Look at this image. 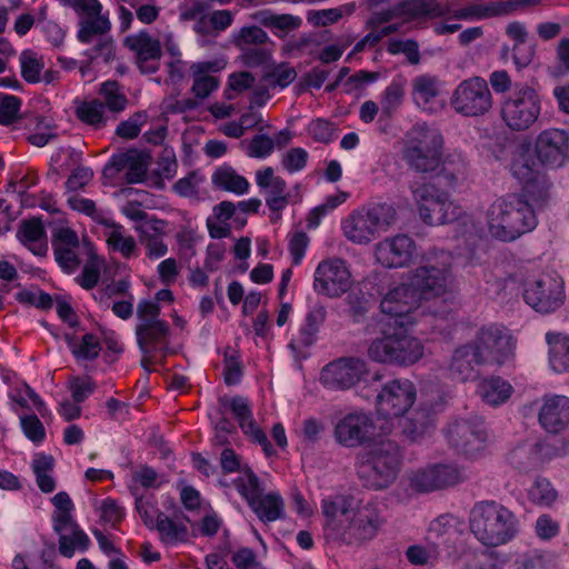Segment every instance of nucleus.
<instances>
[{"label":"nucleus","instance_id":"obj_27","mask_svg":"<svg viewBox=\"0 0 569 569\" xmlns=\"http://www.w3.org/2000/svg\"><path fill=\"white\" fill-rule=\"evenodd\" d=\"M322 513L326 517L323 532L327 540L336 541L340 530L349 520L348 513L352 509V498L343 495H336L322 499Z\"/></svg>","mask_w":569,"mask_h":569},{"label":"nucleus","instance_id":"obj_9","mask_svg":"<svg viewBox=\"0 0 569 569\" xmlns=\"http://www.w3.org/2000/svg\"><path fill=\"white\" fill-rule=\"evenodd\" d=\"M412 194L418 203L420 218L429 226L451 223L463 213V209L435 184H420L412 189Z\"/></svg>","mask_w":569,"mask_h":569},{"label":"nucleus","instance_id":"obj_58","mask_svg":"<svg viewBox=\"0 0 569 569\" xmlns=\"http://www.w3.org/2000/svg\"><path fill=\"white\" fill-rule=\"evenodd\" d=\"M435 476L437 489L456 486L463 481L461 470L452 465H435L431 466Z\"/></svg>","mask_w":569,"mask_h":569},{"label":"nucleus","instance_id":"obj_45","mask_svg":"<svg viewBox=\"0 0 569 569\" xmlns=\"http://www.w3.org/2000/svg\"><path fill=\"white\" fill-rule=\"evenodd\" d=\"M54 468V459L50 455H37L32 460V470L39 489L49 493L56 489V480L50 475Z\"/></svg>","mask_w":569,"mask_h":569},{"label":"nucleus","instance_id":"obj_6","mask_svg":"<svg viewBox=\"0 0 569 569\" xmlns=\"http://www.w3.org/2000/svg\"><path fill=\"white\" fill-rule=\"evenodd\" d=\"M541 113V99L528 83L516 82L511 93L502 101L500 116L503 123L516 132L530 129Z\"/></svg>","mask_w":569,"mask_h":569},{"label":"nucleus","instance_id":"obj_47","mask_svg":"<svg viewBox=\"0 0 569 569\" xmlns=\"http://www.w3.org/2000/svg\"><path fill=\"white\" fill-rule=\"evenodd\" d=\"M219 403L221 409H230L233 417L237 419L241 430H247L248 425L250 422H254L250 403L247 398L242 396H236L231 399H228L227 397H221L219 399Z\"/></svg>","mask_w":569,"mask_h":569},{"label":"nucleus","instance_id":"obj_43","mask_svg":"<svg viewBox=\"0 0 569 569\" xmlns=\"http://www.w3.org/2000/svg\"><path fill=\"white\" fill-rule=\"evenodd\" d=\"M111 29V22L107 16H89L79 21L77 39L81 43H90L94 36L107 37Z\"/></svg>","mask_w":569,"mask_h":569},{"label":"nucleus","instance_id":"obj_10","mask_svg":"<svg viewBox=\"0 0 569 569\" xmlns=\"http://www.w3.org/2000/svg\"><path fill=\"white\" fill-rule=\"evenodd\" d=\"M487 437L483 420L478 416L455 419L446 429L449 446L467 458H476L485 450Z\"/></svg>","mask_w":569,"mask_h":569},{"label":"nucleus","instance_id":"obj_21","mask_svg":"<svg viewBox=\"0 0 569 569\" xmlns=\"http://www.w3.org/2000/svg\"><path fill=\"white\" fill-rule=\"evenodd\" d=\"M123 46L134 53V62L142 74L156 73L160 68L162 57L161 42L152 38L148 31L124 38Z\"/></svg>","mask_w":569,"mask_h":569},{"label":"nucleus","instance_id":"obj_50","mask_svg":"<svg viewBox=\"0 0 569 569\" xmlns=\"http://www.w3.org/2000/svg\"><path fill=\"white\" fill-rule=\"evenodd\" d=\"M327 311L325 307L317 306L312 308L306 316V323L300 329V343L310 347L315 342L316 335L320 325L326 319Z\"/></svg>","mask_w":569,"mask_h":569},{"label":"nucleus","instance_id":"obj_11","mask_svg":"<svg viewBox=\"0 0 569 569\" xmlns=\"http://www.w3.org/2000/svg\"><path fill=\"white\" fill-rule=\"evenodd\" d=\"M450 104L465 117L485 116L492 108V94L487 81L481 77L461 81L452 92Z\"/></svg>","mask_w":569,"mask_h":569},{"label":"nucleus","instance_id":"obj_14","mask_svg":"<svg viewBox=\"0 0 569 569\" xmlns=\"http://www.w3.org/2000/svg\"><path fill=\"white\" fill-rule=\"evenodd\" d=\"M351 286V273L345 260L330 258L322 260L315 271L313 289L328 298H338Z\"/></svg>","mask_w":569,"mask_h":569},{"label":"nucleus","instance_id":"obj_12","mask_svg":"<svg viewBox=\"0 0 569 569\" xmlns=\"http://www.w3.org/2000/svg\"><path fill=\"white\" fill-rule=\"evenodd\" d=\"M523 287L526 303L538 312H553L563 305L565 290L561 278L540 274L526 280Z\"/></svg>","mask_w":569,"mask_h":569},{"label":"nucleus","instance_id":"obj_36","mask_svg":"<svg viewBox=\"0 0 569 569\" xmlns=\"http://www.w3.org/2000/svg\"><path fill=\"white\" fill-rule=\"evenodd\" d=\"M53 531L59 536L58 551L66 558H72L76 550L84 552L90 546V539L88 535L78 526L76 521L53 526Z\"/></svg>","mask_w":569,"mask_h":569},{"label":"nucleus","instance_id":"obj_5","mask_svg":"<svg viewBox=\"0 0 569 569\" xmlns=\"http://www.w3.org/2000/svg\"><path fill=\"white\" fill-rule=\"evenodd\" d=\"M443 137L426 122L416 123L406 134L403 160L419 172L435 171L442 160Z\"/></svg>","mask_w":569,"mask_h":569},{"label":"nucleus","instance_id":"obj_32","mask_svg":"<svg viewBox=\"0 0 569 569\" xmlns=\"http://www.w3.org/2000/svg\"><path fill=\"white\" fill-rule=\"evenodd\" d=\"M256 183L260 189L266 190V203L272 212L281 211L288 206L287 182L281 177L274 176L271 167L256 172Z\"/></svg>","mask_w":569,"mask_h":569},{"label":"nucleus","instance_id":"obj_49","mask_svg":"<svg viewBox=\"0 0 569 569\" xmlns=\"http://www.w3.org/2000/svg\"><path fill=\"white\" fill-rule=\"evenodd\" d=\"M66 340L72 355L78 360H94L98 358L101 350L98 339L92 333H86L80 345H77L74 338L68 335L66 336Z\"/></svg>","mask_w":569,"mask_h":569},{"label":"nucleus","instance_id":"obj_13","mask_svg":"<svg viewBox=\"0 0 569 569\" xmlns=\"http://www.w3.org/2000/svg\"><path fill=\"white\" fill-rule=\"evenodd\" d=\"M416 398V387L409 379H392L377 395V413L385 418H400L411 409Z\"/></svg>","mask_w":569,"mask_h":569},{"label":"nucleus","instance_id":"obj_62","mask_svg":"<svg viewBox=\"0 0 569 569\" xmlns=\"http://www.w3.org/2000/svg\"><path fill=\"white\" fill-rule=\"evenodd\" d=\"M413 97L417 103H428L438 96L436 79L429 76H419L413 80Z\"/></svg>","mask_w":569,"mask_h":569},{"label":"nucleus","instance_id":"obj_17","mask_svg":"<svg viewBox=\"0 0 569 569\" xmlns=\"http://www.w3.org/2000/svg\"><path fill=\"white\" fill-rule=\"evenodd\" d=\"M375 432L373 419L366 412H351L338 420L333 429L336 441L346 448L362 446Z\"/></svg>","mask_w":569,"mask_h":569},{"label":"nucleus","instance_id":"obj_54","mask_svg":"<svg viewBox=\"0 0 569 569\" xmlns=\"http://www.w3.org/2000/svg\"><path fill=\"white\" fill-rule=\"evenodd\" d=\"M21 76L29 83H37L41 80L40 72L44 68L42 58L31 50H24L20 54Z\"/></svg>","mask_w":569,"mask_h":569},{"label":"nucleus","instance_id":"obj_22","mask_svg":"<svg viewBox=\"0 0 569 569\" xmlns=\"http://www.w3.org/2000/svg\"><path fill=\"white\" fill-rule=\"evenodd\" d=\"M170 328L167 322L138 323L136 326L137 343L143 355L141 367L147 372H150L148 365L156 352L161 351L166 356Z\"/></svg>","mask_w":569,"mask_h":569},{"label":"nucleus","instance_id":"obj_2","mask_svg":"<svg viewBox=\"0 0 569 569\" xmlns=\"http://www.w3.org/2000/svg\"><path fill=\"white\" fill-rule=\"evenodd\" d=\"M401 462L400 446L395 440L380 439L357 456V475L365 487L382 490L395 482Z\"/></svg>","mask_w":569,"mask_h":569},{"label":"nucleus","instance_id":"obj_25","mask_svg":"<svg viewBox=\"0 0 569 569\" xmlns=\"http://www.w3.org/2000/svg\"><path fill=\"white\" fill-rule=\"evenodd\" d=\"M510 173L523 184L525 192L536 201H545L549 197L550 183L543 174L533 169L530 159L525 154L513 158Z\"/></svg>","mask_w":569,"mask_h":569},{"label":"nucleus","instance_id":"obj_20","mask_svg":"<svg viewBox=\"0 0 569 569\" xmlns=\"http://www.w3.org/2000/svg\"><path fill=\"white\" fill-rule=\"evenodd\" d=\"M380 517L373 503L357 509L348 525H343L337 541L348 545L372 539L380 527Z\"/></svg>","mask_w":569,"mask_h":569},{"label":"nucleus","instance_id":"obj_18","mask_svg":"<svg viewBox=\"0 0 569 569\" xmlns=\"http://www.w3.org/2000/svg\"><path fill=\"white\" fill-rule=\"evenodd\" d=\"M367 375V363L360 358H341L327 365L320 376L330 389H349Z\"/></svg>","mask_w":569,"mask_h":569},{"label":"nucleus","instance_id":"obj_51","mask_svg":"<svg viewBox=\"0 0 569 569\" xmlns=\"http://www.w3.org/2000/svg\"><path fill=\"white\" fill-rule=\"evenodd\" d=\"M112 230L107 236V243L113 251L120 252L124 258H130L136 249L137 244L131 236H124L122 232V226L114 222H109Z\"/></svg>","mask_w":569,"mask_h":569},{"label":"nucleus","instance_id":"obj_46","mask_svg":"<svg viewBox=\"0 0 569 569\" xmlns=\"http://www.w3.org/2000/svg\"><path fill=\"white\" fill-rule=\"evenodd\" d=\"M233 43L240 51L262 44H272L268 33L258 26L242 27L233 34Z\"/></svg>","mask_w":569,"mask_h":569},{"label":"nucleus","instance_id":"obj_35","mask_svg":"<svg viewBox=\"0 0 569 569\" xmlns=\"http://www.w3.org/2000/svg\"><path fill=\"white\" fill-rule=\"evenodd\" d=\"M398 10L403 20L412 21L447 16L451 7L438 0H401L398 2Z\"/></svg>","mask_w":569,"mask_h":569},{"label":"nucleus","instance_id":"obj_44","mask_svg":"<svg viewBox=\"0 0 569 569\" xmlns=\"http://www.w3.org/2000/svg\"><path fill=\"white\" fill-rule=\"evenodd\" d=\"M212 183L222 190L243 194L249 189L248 180L238 174L231 167H220L212 174Z\"/></svg>","mask_w":569,"mask_h":569},{"label":"nucleus","instance_id":"obj_8","mask_svg":"<svg viewBox=\"0 0 569 569\" xmlns=\"http://www.w3.org/2000/svg\"><path fill=\"white\" fill-rule=\"evenodd\" d=\"M395 218L396 210L391 204L378 203L367 210L356 211L343 221V234L353 243L366 244L373 240L377 233L387 230Z\"/></svg>","mask_w":569,"mask_h":569},{"label":"nucleus","instance_id":"obj_52","mask_svg":"<svg viewBox=\"0 0 569 569\" xmlns=\"http://www.w3.org/2000/svg\"><path fill=\"white\" fill-rule=\"evenodd\" d=\"M529 499L539 506H551L558 497L557 490L547 478L537 477L528 491Z\"/></svg>","mask_w":569,"mask_h":569},{"label":"nucleus","instance_id":"obj_28","mask_svg":"<svg viewBox=\"0 0 569 569\" xmlns=\"http://www.w3.org/2000/svg\"><path fill=\"white\" fill-rule=\"evenodd\" d=\"M538 421L549 433L565 430L569 426V398L559 395L545 396Z\"/></svg>","mask_w":569,"mask_h":569},{"label":"nucleus","instance_id":"obj_19","mask_svg":"<svg viewBox=\"0 0 569 569\" xmlns=\"http://www.w3.org/2000/svg\"><path fill=\"white\" fill-rule=\"evenodd\" d=\"M436 409L429 402H419L399 418L401 436L409 442H420L436 429Z\"/></svg>","mask_w":569,"mask_h":569},{"label":"nucleus","instance_id":"obj_42","mask_svg":"<svg viewBox=\"0 0 569 569\" xmlns=\"http://www.w3.org/2000/svg\"><path fill=\"white\" fill-rule=\"evenodd\" d=\"M154 529L159 532V538L164 545H177L188 540L187 526L176 522L163 512H158Z\"/></svg>","mask_w":569,"mask_h":569},{"label":"nucleus","instance_id":"obj_23","mask_svg":"<svg viewBox=\"0 0 569 569\" xmlns=\"http://www.w3.org/2000/svg\"><path fill=\"white\" fill-rule=\"evenodd\" d=\"M562 448L549 442L521 443L509 453L510 463L520 471L537 469L545 461L562 455Z\"/></svg>","mask_w":569,"mask_h":569},{"label":"nucleus","instance_id":"obj_16","mask_svg":"<svg viewBox=\"0 0 569 569\" xmlns=\"http://www.w3.org/2000/svg\"><path fill=\"white\" fill-rule=\"evenodd\" d=\"M535 153L545 167H562L569 160V133L558 128L541 131L535 141Z\"/></svg>","mask_w":569,"mask_h":569},{"label":"nucleus","instance_id":"obj_48","mask_svg":"<svg viewBox=\"0 0 569 569\" xmlns=\"http://www.w3.org/2000/svg\"><path fill=\"white\" fill-rule=\"evenodd\" d=\"M241 476L234 480L239 493L247 500L248 505L263 493L260 480L250 467L244 466L241 469Z\"/></svg>","mask_w":569,"mask_h":569},{"label":"nucleus","instance_id":"obj_37","mask_svg":"<svg viewBox=\"0 0 569 569\" xmlns=\"http://www.w3.org/2000/svg\"><path fill=\"white\" fill-rule=\"evenodd\" d=\"M517 9L512 1H500L490 3H472L465 8L452 9L449 13L458 20L475 21L509 13Z\"/></svg>","mask_w":569,"mask_h":569},{"label":"nucleus","instance_id":"obj_57","mask_svg":"<svg viewBox=\"0 0 569 569\" xmlns=\"http://www.w3.org/2000/svg\"><path fill=\"white\" fill-rule=\"evenodd\" d=\"M106 106L99 100L82 103L77 109L79 119L94 128H101L106 124L104 118Z\"/></svg>","mask_w":569,"mask_h":569},{"label":"nucleus","instance_id":"obj_24","mask_svg":"<svg viewBox=\"0 0 569 569\" xmlns=\"http://www.w3.org/2000/svg\"><path fill=\"white\" fill-rule=\"evenodd\" d=\"M150 159L151 157L146 152L130 149L127 152L114 154L103 168V174L112 178L114 174L126 169L127 183H139L143 181L147 174Z\"/></svg>","mask_w":569,"mask_h":569},{"label":"nucleus","instance_id":"obj_15","mask_svg":"<svg viewBox=\"0 0 569 569\" xmlns=\"http://www.w3.org/2000/svg\"><path fill=\"white\" fill-rule=\"evenodd\" d=\"M486 362L502 363L515 348L512 337L507 328L499 325L483 326L472 343Z\"/></svg>","mask_w":569,"mask_h":569},{"label":"nucleus","instance_id":"obj_39","mask_svg":"<svg viewBox=\"0 0 569 569\" xmlns=\"http://www.w3.org/2000/svg\"><path fill=\"white\" fill-rule=\"evenodd\" d=\"M249 506L263 522H272L284 516V501L277 492L262 493Z\"/></svg>","mask_w":569,"mask_h":569},{"label":"nucleus","instance_id":"obj_61","mask_svg":"<svg viewBox=\"0 0 569 569\" xmlns=\"http://www.w3.org/2000/svg\"><path fill=\"white\" fill-rule=\"evenodd\" d=\"M147 119L148 114L146 111H137L127 120L121 121L118 124L116 134L123 139H134L139 136L142 126L147 122Z\"/></svg>","mask_w":569,"mask_h":569},{"label":"nucleus","instance_id":"obj_31","mask_svg":"<svg viewBox=\"0 0 569 569\" xmlns=\"http://www.w3.org/2000/svg\"><path fill=\"white\" fill-rule=\"evenodd\" d=\"M226 67V61L216 59L210 61L194 62L190 66V72L193 78L191 92L197 99L208 98L219 87V79L213 76Z\"/></svg>","mask_w":569,"mask_h":569},{"label":"nucleus","instance_id":"obj_59","mask_svg":"<svg viewBox=\"0 0 569 569\" xmlns=\"http://www.w3.org/2000/svg\"><path fill=\"white\" fill-rule=\"evenodd\" d=\"M466 176V166L461 160L445 162L441 171L438 173V183L445 188H455L459 180Z\"/></svg>","mask_w":569,"mask_h":569},{"label":"nucleus","instance_id":"obj_7","mask_svg":"<svg viewBox=\"0 0 569 569\" xmlns=\"http://www.w3.org/2000/svg\"><path fill=\"white\" fill-rule=\"evenodd\" d=\"M450 256L445 251L430 252L422 258L410 280L422 299L439 297L447 292L451 281Z\"/></svg>","mask_w":569,"mask_h":569},{"label":"nucleus","instance_id":"obj_53","mask_svg":"<svg viewBox=\"0 0 569 569\" xmlns=\"http://www.w3.org/2000/svg\"><path fill=\"white\" fill-rule=\"evenodd\" d=\"M406 80L402 77L395 78L386 88L381 100L382 112L388 117L401 104L405 96Z\"/></svg>","mask_w":569,"mask_h":569},{"label":"nucleus","instance_id":"obj_38","mask_svg":"<svg viewBox=\"0 0 569 569\" xmlns=\"http://www.w3.org/2000/svg\"><path fill=\"white\" fill-rule=\"evenodd\" d=\"M17 238L36 256H44L48 250L47 233L39 218L23 220L17 231Z\"/></svg>","mask_w":569,"mask_h":569},{"label":"nucleus","instance_id":"obj_3","mask_svg":"<svg viewBox=\"0 0 569 569\" xmlns=\"http://www.w3.org/2000/svg\"><path fill=\"white\" fill-rule=\"evenodd\" d=\"M469 528L479 542L498 547L511 541L519 531L516 515L493 500L476 502L470 510Z\"/></svg>","mask_w":569,"mask_h":569},{"label":"nucleus","instance_id":"obj_41","mask_svg":"<svg viewBox=\"0 0 569 569\" xmlns=\"http://www.w3.org/2000/svg\"><path fill=\"white\" fill-rule=\"evenodd\" d=\"M512 387L499 377L481 380L477 386V393L487 403L498 406L511 395Z\"/></svg>","mask_w":569,"mask_h":569},{"label":"nucleus","instance_id":"obj_34","mask_svg":"<svg viewBox=\"0 0 569 569\" xmlns=\"http://www.w3.org/2000/svg\"><path fill=\"white\" fill-rule=\"evenodd\" d=\"M166 226L167 222L164 220L151 218L134 228L150 259L161 258L168 251L167 244L162 241V237L166 234Z\"/></svg>","mask_w":569,"mask_h":569},{"label":"nucleus","instance_id":"obj_60","mask_svg":"<svg viewBox=\"0 0 569 569\" xmlns=\"http://www.w3.org/2000/svg\"><path fill=\"white\" fill-rule=\"evenodd\" d=\"M272 44H262L244 49L240 53V60L248 68H258L266 66L272 57Z\"/></svg>","mask_w":569,"mask_h":569},{"label":"nucleus","instance_id":"obj_29","mask_svg":"<svg viewBox=\"0 0 569 569\" xmlns=\"http://www.w3.org/2000/svg\"><path fill=\"white\" fill-rule=\"evenodd\" d=\"M422 299L411 280L391 289L380 302L381 311L398 320L415 309Z\"/></svg>","mask_w":569,"mask_h":569},{"label":"nucleus","instance_id":"obj_40","mask_svg":"<svg viewBox=\"0 0 569 569\" xmlns=\"http://www.w3.org/2000/svg\"><path fill=\"white\" fill-rule=\"evenodd\" d=\"M546 339L549 345V362L552 370L556 372L569 370V337L548 332Z\"/></svg>","mask_w":569,"mask_h":569},{"label":"nucleus","instance_id":"obj_1","mask_svg":"<svg viewBox=\"0 0 569 569\" xmlns=\"http://www.w3.org/2000/svg\"><path fill=\"white\" fill-rule=\"evenodd\" d=\"M488 231L492 238L511 242L532 231L537 214L523 193H512L496 199L486 212Z\"/></svg>","mask_w":569,"mask_h":569},{"label":"nucleus","instance_id":"obj_56","mask_svg":"<svg viewBox=\"0 0 569 569\" xmlns=\"http://www.w3.org/2000/svg\"><path fill=\"white\" fill-rule=\"evenodd\" d=\"M260 22L270 29H278L281 31H291L298 29L302 20L292 14H276L270 11L260 12Z\"/></svg>","mask_w":569,"mask_h":569},{"label":"nucleus","instance_id":"obj_55","mask_svg":"<svg viewBox=\"0 0 569 569\" xmlns=\"http://www.w3.org/2000/svg\"><path fill=\"white\" fill-rule=\"evenodd\" d=\"M51 502L54 506V511L51 517L53 526L70 523L74 521L71 513L74 506L70 496L66 491L56 493L52 497Z\"/></svg>","mask_w":569,"mask_h":569},{"label":"nucleus","instance_id":"obj_30","mask_svg":"<svg viewBox=\"0 0 569 569\" xmlns=\"http://www.w3.org/2000/svg\"><path fill=\"white\" fill-rule=\"evenodd\" d=\"M79 238L76 231L61 227L52 232V247L58 264L68 273L73 272L80 264L77 254Z\"/></svg>","mask_w":569,"mask_h":569},{"label":"nucleus","instance_id":"obj_33","mask_svg":"<svg viewBox=\"0 0 569 569\" xmlns=\"http://www.w3.org/2000/svg\"><path fill=\"white\" fill-rule=\"evenodd\" d=\"M480 353L472 343H466L455 349L448 366L452 379L465 382L476 378V367L483 365Z\"/></svg>","mask_w":569,"mask_h":569},{"label":"nucleus","instance_id":"obj_26","mask_svg":"<svg viewBox=\"0 0 569 569\" xmlns=\"http://www.w3.org/2000/svg\"><path fill=\"white\" fill-rule=\"evenodd\" d=\"M416 249L415 241L407 234H397L376 244L375 257L386 268L407 266Z\"/></svg>","mask_w":569,"mask_h":569},{"label":"nucleus","instance_id":"obj_64","mask_svg":"<svg viewBox=\"0 0 569 569\" xmlns=\"http://www.w3.org/2000/svg\"><path fill=\"white\" fill-rule=\"evenodd\" d=\"M20 107L18 97L0 93V124L9 126L18 120Z\"/></svg>","mask_w":569,"mask_h":569},{"label":"nucleus","instance_id":"obj_63","mask_svg":"<svg viewBox=\"0 0 569 569\" xmlns=\"http://www.w3.org/2000/svg\"><path fill=\"white\" fill-rule=\"evenodd\" d=\"M263 78L272 87L286 88L296 80L297 71L289 63L282 62L267 72Z\"/></svg>","mask_w":569,"mask_h":569},{"label":"nucleus","instance_id":"obj_4","mask_svg":"<svg viewBox=\"0 0 569 569\" xmlns=\"http://www.w3.org/2000/svg\"><path fill=\"white\" fill-rule=\"evenodd\" d=\"M367 352L375 362L406 367L423 357L425 347L418 338L407 332L402 322L395 320V325H389L381 337L371 340Z\"/></svg>","mask_w":569,"mask_h":569}]
</instances>
